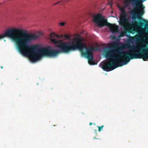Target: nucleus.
I'll return each instance as SVG.
<instances>
[{
    "mask_svg": "<svg viewBox=\"0 0 148 148\" xmlns=\"http://www.w3.org/2000/svg\"><path fill=\"white\" fill-rule=\"evenodd\" d=\"M92 124V122H90L89 123V125H91Z\"/></svg>",
    "mask_w": 148,
    "mask_h": 148,
    "instance_id": "17",
    "label": "nucleus"
},
{
    "mask_svg": "<svg viewBox=\"0 0 148 148\" xmlns=\"http://www.w3.org/2000/svg\"><path fill=\"white\" fill-rule=\"evenodd\" d=\"M94 139H99V138H96L95 137H94L93 138V140H94ZM99 139V140H101V139H100V138Z\"/></svg>",
    "mask_w": 148,
    "mask_h": 148,
    "instance_id": "16",
    "label": "nucleus"
},
{
    "mask_svg": "<svg viewBox=\"0 0 148 148\" xmlns=\"http://www.w3.org/2000/svg\"><path fill=\"white\" fill-rule=\"evenodd\" d=\"M104 55L106 59L109 60V62L101 64L103 70L107 72L127 64L130 60L140 58L132 55L129 51L121 52L119 49L112 47L104 51Z\"/></svg>",
    "mask_w": 148,
    "mask_h": 148,
    "instance_id": "3",
    "label": "nucleus"
},
{
    "mask_svg": "<svg viewBox=\"0 0 148 148\" xmlns=\"http://www.w3.org/2000/svg\"><path fill=\"white\" fill-rule=\"evenodd\" d=\"M42 35V33L39 32L30 34L25 30L11 28L7 29L3 35H0V39L6 37L10 38L15 42L21 54L28 56L30 60L35 62L39 60L42 56L53 57V49H51L49 47L39 49L37 45H28Z\"/></svg>",
    "mask_w": 148,
    "mask_h": 148,
    "instance_id": "1",
    "label": "nucleus"
},
{
    "mask_svg": "<svg viewBox=\"0 0 148 148\" xmlns=\"http://www.w3.org/2000/svg\"><path fill=\"white\" fill-rule=\"evenodd\" d=\"M94 22L95 23L98 27H101L106 25L110 29L113 33L118 32L119 27L115 24H112L107 22V20L104 19L101 14H98L95 16L93 18Z\"/></svg>",
    "mask_w": 148,
    "mask_h": 148,
    "instance_id": "4",
    "label": "nucleus"
},
{
    "mask_svg": "<svg viewBox=\"0 0 148 148\" xmlns=\"http://www.w3.org/2000/svg\"><path fill=\"white\" fill-rule=\"evenodd\" d=\"M122 27L124 28V31L121 32L120 33V35L119 36V38H121V37L125 36L126 35V33L127 32H133L132 33H134L135 32H136L137 33L138 32L137 30V28H136L132 27L129 28L130 26H128V25L126 26L125 27L128 29V31H125V27Z\"/></svg>",
    "mask_w": 148,
    "mask_h": 148,
    "instance_id": "8",
    "label": "nucleus"
},
{
    "mask_svg": "<svg viewBox=\"0 0 148 148\" xmlns=\"http://www.w3.org/2000/svg\"><path fill=\"white\" fill-rule=\"evenodd\" d=\"M70 0H62L60 1L57 2V3H53L52 4V5L54 6V5H56L57 4H58L60 2L62 3V4H64V1H69Z\"/></svg>",
    "mask_w": 148,
    "mask_h": 148,
    "instance_id": "10",
    "label": "nucleus"
},
{
    "mask_svg": "<svg viewBox=\"0 0 148 148\" xmlns=\"http://www.w3.org/2000/svg\"><path fill=\"white\" fill-rule=\"evenodd\" d=\"M133 13L132 14V18L133 19H136L137 17L138 19H140L141 21L144 22L142 20V18H139L138 15V14L136 13L135 11H133Z\"/></svg>",
    "mask_w": 148,
    "mask_h": 148,
    "instance_id": "9",
    "label": "nucleus"
},
{
    "mask_svg": "<svg viewBox=\"0 0 148 148\" xmlns=\"http://www.w3.org/2000/svg\"><path fill=\"white\" fill-rule=\"evenodd\" d=\"M120 9L121 11V12L119 17V24L122 27H125V31H128V29L125 27L129 23V18L127 17V14L125 10L124 7L121 8Z\"/></svg>",
    "mask_w": 148,
    "mask_h": 148,
    "instance_id": "5",
    "label": "nucleus"
},
{
    "mask_svg": "<svg viewBox=\"0 0 148 148\" xmlns=\"http://www.w3.org/2000/svg\"><path fill=\"white\" fill-rule=\"evenodd\" d=\"M108 3V4L110 6H111L113 4V2L112 1H109Z\"/></svg>",
    "mask_w": 148,
    "mask_h": 148,
    "instance_id": "14",
    "label": "nucleus"
},
{
    "mask_svg": "<svg viewBox=\"0 0 148 148\" xmlns=\"http://www.w3.org/2000/svg\"><path fill=\"white\" fill-rule=\"evenodd\" d=\"M111 13H113V12H112V11L111 12Z\"/></svg>",
    "mask_w": 148,
    "mask_h": 148,
    "instance_id": "19",
    "label": "nucleus"
},
{
    "mask_svg": "<svg viewBox=\"0 0 148 148\" xmlns=\"http://www.w3.org/2000/svg\"><path fill=\"white\" fill-rule=\"evenodd\" d=\"M64 37L66 39H69L70 38V36L69 35H64Z\"/></svg>",
    "mask_w": 148,
    "mask_h": 148,
    "instance_id": "11",
    "label": "nucleus"
},
{
    "mask_svg": "<svg viewBox=\"0 0 148 148\" xmlns=\"http://www.w3.org/2000/svg\"><path fill=\"white\" fill-rule=\"evenodd\" d=\"M142 20L144 23L141 22L137 23L136 22L135 24L136 25L137 23L139 29L141 31V33H145L146 32H148V21L143 18H142Z\"/></svg>",
    "mask_w": 148,
    "mask_h": 148,
    "instance_id": "7",
    "label": "nucleus"
},
{
    "mask_svg": "<svg viewBox=\"0 0 148 148\" xmlns=\"http://www.w3.org/2000/svg\"><path fill=\"white\" fill-rule=\"evenodd\" d=\"M65 24V23L64 22L60 23L59 24V25H61L62 26L64 25Z\"/></svg>",
    "mask_w": 148,
    "mask_h": 148,
    "instance_id": "13",
    "label": "nucleus"
},
{
    "mask_svg": "<svg viewBox=\"0 0 148 148\" xmlns=\"http://www.w3.org/2000/svg\"><path fill=\"white\" fill-rule=\"evenodd\" d=\"M146 0H131L133 6L135 7L139 10L138 15L139 18H141L144 13V10L145 7L143 4V3Z\"/></svg>",
    "mask_w": 148,
    "mask_h": 148,
    "instance_id": "6",
    "label": "nucleus"
},
{
    "mask_svg": "<svg viewBox=\"0 0 148 148\" xmlns=\"http://www.w3.org/2000/svg\"><path fill=\"white\" fill-rule=\"evenodd\" d=\"M103 127H104L103 125H102L101 126H97V127L98 128V131L99 132H100L101 130V129H103Z\"/></svg>",
    "mask_w": 148,
    "mask_h": 148,
    "instance_id": "12",
    "label": "nucleus"
},
{
    "mask_svg": "<svg viewBox=\"0 0 148 148\" xmlns=\"http://www.w3.org/2000/svg\"><path fill=\"white\" fill-rule=\"evenodd\" d=\"M94 131L95 133V134L96 135L97 134V130H94Z\"/></svg>",
    "mask_w": 148,
    "mask_h": 148,
    "instance_id": "15",
    "label": "nucleus"
},
{
    "mask_svg": "<svg viewBox=\"0 0 148 148\" xmlns=\"http://www.w3.org/2000/svg\"><path fill=\"white\" fill-rule=\"evenodd\" d=\"M64 35L62 34L60 36L56 35L55 33H51L50 35V40L53 43L57 45L61 52L68 53L78 49L81 52L82 54L86 57L88 60L89 64H94L93 58V52L97 50L98 49L91 46L89 48L87 47L86 45L81 42V39L80 38H75L71 43L69 42H63L62 40H58L54 38L64 37Z\"/></svg>",
    "mask_w": 148,
    "mask_h": 148,
    "instance_id": "2",
    "label": "nucleus"
},
{
    "mask_svg": "<svg viewBox=\"0 0 148 148\" xmlns=\"http://www.w3.org/2000/svg\"><path fill=\"white\" fill-rule=\"evenodd\" d=\"M1 69L3 68V66H1Z\"/></svg>",
    "mask_w": 148,
    "mask_h": 148,
    "instance_id": "18",
    "label": "nucleus"
}]
</instances>
